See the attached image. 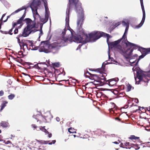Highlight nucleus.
<instances>
[{
  "instance_id": "nucleus-1",
  "label": "nucleus",
  "mask_w": 150,
  "mask_h": 150,
  "mask_svg": "<svg viewBox=\"0 0 150 150\" xmlns=\"http://www.w3.org/2000/svg\"><path fill=\"white\" fill-rule=\"evenodd\" d=\"M69 2L66 11L65 26V28H71L69 26L70 11L74 6L75 10L78 14V20L77 21V27H82L83 21L84 19V11L81 8V3H79V0H69Z\"/></svg>"
},
{
  "instance_id": "nucleus-2",
  "label": "nucleus",
  "mask_w": 150,
  "mask_h": 150,
  "mask_svg": "<svg viewBox=\"0 0 150 150\" xmlns=\"http://www.w3.org/2000/svg\"><path fill=\"white\" fill-rule=\"evenodd\" d=\"M104 33L100 31H93L88 35L86 33L83 32L82 34L75 36V40L77 43H82L84 44L87 42H94L103 36Z\"/></svg>"
},
{
  "instance_id": "nucleus-3",
  "label": "nucleus",
  "mask_w": 150,
  "mask_h": 150,
  "mask_svg": "<svg viewBox=\"0 0 150 150\" xmlns=\"http://www.w3.org/2000/svg\"><path fill=\"white\" fill-rule=\"evenodd\" d=\"M133 71H136L137 73V77L134 75L135 84H139L141 81L146 83V85L149 80L148 77L150 78V72L149 71L145 72L142 71L139 67H134L132 68Z\"/></svg>"
},
{
  "instance_id": "nucleus-4",
  "label": "nucleus",
  "mask_w": 150,
  "mask_h": 150,
  "mask_svg": "<svg viewBox=\"0 0 150 150\" xmlns=\"http://www.w3.org/2000/svg\"><path fill=\"white\" fill-rule=\"evenodd\" d=\"M74 33L72 29H64V31L62 32V41L70 43L73 41L76 42L74 38L76 36L74 35Z\"/></svg>"
},
{
  "instance_id": "nucleus-5",
  "label": "nucleus",
  "mask_w": 150,
  "mask_h": 150,
  "mask_svg": "<svg viewBox=\"0 0 150 150\" xmlns=\"http://www.w3.org/2000/svg\"><path fill=\"white\" fill-rule=\"evenodd\" d=\"M130 48H122L120 49V53L124 56L127 60L128 59L131 60L132 59H134V60L133 61H130V65L132 66H133V64L137 59L138 55L137 54H135L132 56V53L130 52Z\"/></svg>"
},
{
  "instance_id": "nucleus-6",
  "label": "nucleus",
  "mask_w": 150,
  "mask_h": 150,
  "mask_svg": "<svg viewBox=\"0 0 150 150\" xmlns=\"http://www.w3.org/2000/svg\"><path fill=\"white\" fill-rule=\"evenodd\" d=\"M23 41V43L22 44L23 46H22V48L24 50L26 48L28 50H36L38 49L39 47L35 46L34 44L35 43H33L34 41L33 40H25Z\"/></svg>"
},
{
  "instance_id": "nucleus-7",
  "label": "nucleus",
  "mask_w": 150,
  "mask_h": 150,
  "mask_svg": "<svg viewBox=\"0 0 150 150\" xmlns=\"http://www.w3.org/2000/svg\"><path fill=\"white\" fill-rule=\"evenodd\" d=\"M26 23V27L25 28H42L43 24L42 23L37 24V25L35 20L33 21L30 18H25L24 20Z\"/></svg>"
},
{
  "instance_id": "nucleus-8",
  "label": "nucleus",
  "mask_w": 150,
  "mask_h": 150,
  "mask_svg": "<svg viewBox=\"0 0 150 150\" xmlns=\"http://www.w3.org/2000/svg\"><path fill=\"white\" fill-rule=\"evenodd\" d=\"M43 2L44 0H42ZM41 4L40 0H33V2L31 3L30 7L33 13L36 15L39 16V14L37 12L38 7L40 6Z\"/></svg>"
},
{
  "instance_id": "nucleus-9",
  "label": "nucleus",
  "mask_w": 150,
  "mask_h": 150,
  "mask_svg": "<svg viewBox=\"0 0 150 150\" xmlns=\"http://www.w3.org/2000/svg\"><path fill=\"white\" fill-rule=\"evenodd\" d=\"M129 21L128 19H125L122 21L118 22L117 23L113 22V27L115 28L122 24L123 27L125 28H129Z\"/></svg>"
},
{
  "instance_id": "nucleus-10",
  "label": "nucleus",
  "mask_w": 150,
  "mask_h": 150,
  "mask_svg": "<svg viewBox=\"0 0 150 150\" xmlns=\"http://www.w3.org/2000/svg\"><path fill=\"white\" fill-rule=\"evenodd\" d=\"M61 45L59 43L54 42L50 45L51 51L53 54L57 53L60 49Z\"/></svg>"
},
{
  "instance_id": "nucleus-11",
  "label": "nucleus",
  "mask_w": 150,
  "mask_h": 150,
  "mask_svg": "<svg viewBox=\"0 0 150 150\" xmlns=\"http://www.w3.org/2000/svg\"><path fill=\"white\" fill-rule=\"evenodd\" d=\"M27 8L25 6H23L21 8H18L17 10L15 11L14 12L12 13L11 15L14 14L15 13H16L19 11L23 10V9H25L24 11V13L22 16V17L20 18L17 21V23H20L22 22H23V21H24V18L26 14L25 13H26V9Z\"/></svg>"
},
{
  "instance_id": "nucleus-12",
  "label": "nucleus",
  "mask_w": 150,
  "mask_h": 150,
  "mask_svg": "<svg viewBox=\"0 0 150 150\" xmlns=\"http://www.w3.org/2000/svg\"><path fill=\"white\" fill-rule=\"evenodd\" d=\"M32 29H24L21 34L19 35V37H26L28 36L31 33H34L37 30L36 29H34V30H32Z\"/></svg>"
},
{
  "instance_id": "nucleus-13",
  "label": "nucleus",
  "mask_w": 150,
  "mask_h": 150,
  "mask_svg": "<svg viewBox=\"0 0 150 150\" xmlns=\"http://www.w3.org/2000/svg\"><path fill=\"white\" fill-rule=\"evenodd\" d=\"M39 51L40 52H44L46 53H48L50 52L49 49H50V45H40L38 46Z\"/></svg>"
},
{
  "instance_id": "nucleus-14",
  "label": "nucleus",
  "mask_w": 150,
  "mask_h": 150,
  "mask_svg": "<svg viewBox=\"0 0 150 150\" xmlns=\"http://www.w3.org/2000/svg\"><path fill=\"white\" fill-rule=\"evenodd\" d=\"M125 43L127 47H130V48L131 50L130 51L131 53H132L134 50H136L140 47L138 45L130 42L128 41H127V42H125Z\"/></svg>"
},
{
  "instance_id": "nucleus-15",
  "label": "nucleus",
  "mask_w": 150,
  "mask_h": 150,
  "mask_svg": "<svg viewBox=\"0 0 150 150\" xmlns=\"http://www.w3.org/2000/svg\"><path fill=\"white\" fill-rule=\"evenodd\" d=\"M122 39L121 38L116 41L113 42H110V46L111 48L113 47H116L117 49H119L120 50L122 47L121 46L118 44L120 42Z\"/></svg>"
},
{
  "instance_id": "nucleus-16",
  "label": "nucleus",
  "mask_w": 150,
  "mask_h": 150,
  "mask_svg": "<svg viewBox=\"0 0 150 150\" xmlns=\"http://www.w3.org/2000/svg\"><path fill=\"white\" fill-rule=\"evenodd\" d=\"M41 116L43 117L46 122H49L51 121L53 117L49 112H47L45 115H41Z\"/></svg>"
},
{
  "instance_id": "nucleus-17",
  "label": "nucleus",
  "mask_w": 150,
  "mask_h": 150,
  "mask_svg": "<svg viewBox=\"0 0 150 150\" xmlns=\"http://www.w3.org/2000/svg\"><path fill=\"white\" fill-rule=\"evenodd\" d=\"M118 80V78L117 79H112L106 81L105 82L106 84L110 86H113L116 85L117 82Z\"/></svg>"
},
{
  "instance_id": "nucleus-18",
  "label": "nucleus",
  "mask_w": 150,
  "mask_h": 150,
  "mask_svg": "<svg viewBox=\"0 0 150 150\" xmlns=\"http://www.w3.org/2000/svg\"><path fill=\"white\" fill-rule=\"evenodd\" d=\"M110 64H112V63H108L107 62V61H106L105 62L103 63L101 68L97 69L96 70H94V71H97L101 74L103 73V71H104L105 65Z\"/></svg>"
},
{
  "instance_id": "nucleus-19",
  "label": "nucleus",
  "mask_w": 150,
  "mask_h": 150,
  "mask_svg": "<svg viewBox=\"0 0 150 150\" xmlns=\"http://www.w3.org/2000/svg\"><path fill=\"white\" fill-rule=\"evenodd\" d=\"M138 50L141 52L142 54L145 56L148 54L150 53L149 48H145L142 47H140L138 49Z\"/></svg>"
},
{
  "instance_id": "nucleus-20",
  "label": "nucleus",
  "mask_w": 150,
  "mask_h": 150,
  "mask_svg": "<svg viewBox=\"0 0 150 150\" xmlns=\"http://www.w3.org/2000/svg\"><path fill=\"white\" fill-rule=\"evenodd\" d=\"M97 78L94 79V81L98 83H103L106 80V78L103 76V75H97Z\"/></svg>"
},
{
  "instance_id": "nucleus-21",
  "label": "nucleus",
  "mask_w": 150,
  "mask_h": 150,
  "mask_svg": "<svg viewBox=\"0 0 150 150\" xmlns=\"http://www.w3.org/2000/svg\"><path fill=\"white\" fill-rule=\"evenodd\" d=\"M100 21L103 24H108L111 22V21L108 20L107 17L101 18Z\"/></svg>"
},
{
  "instance_id": "nucleus-22",
  "label": "nucleus",
  "mask_w": 150,
  "mask_h": 150,
  "mask_svg": "<svg viewBox=\"0 0 150 150\" xmlns=\"http://www.w3.org/2000/svg\"><path fill=\"white\" fill-rule=\"evenodd\" d=\"M143 15L142 19L140 23L137 25L132 26L133 27H135V28H139L143 25L145 18V13H143Z\"/></svg>"
},
{
  "instance_id": "nucleus-23",
  "label": "nucleus",
  "mask_w": 150,
  "mask_h": 150,
  "mask_svg": "<svg viewBox=\"0 0 150 150\" xmlns=\"http://www.w3.org/2000/svg\"><path fill=\"white\" fill-rule=\"evenodd\" d=\"M17 21L16 22H13L12 23V28H14L16 27V28H21L23 25V22H21L20 23H17Z\"/></svg>"
},
{
  "instance_id": "nucleus-24",
  "label": "nucleus",
  "mask_w": 150,
  "mask_h": 150,
  "mask_svg": "<svg viewBox=\"0 0 150 150\" xmlns=\"http://www.w3.org/2000/svg\"><path fill=\"white\" fill-rule=\"evenodd\" d=\"M103 36H102V37L107 38V42L109 46V49L110 43V42H109V39L110 38H111L112 36L110 35L109 34L105 33L104 34H103Z\"/></svg>"
},
{
  "instance_id": "nucleus-25",
  "label": "nucleus",
  "mask_w": 150,
  "mask_h": 150,
  "mask_svg": "<svg viewBox=\"0 0 150 150\" xmlns=\"http://www.w3.org/2000/svg\"><path fill=\"white\" fill-rule=\"evenodd\" d=\"M9 126L8 123L6 121H1L0 123V126H1L4 128L7 127Z\"/></svg>"
},
{
  "instance_id": "nucleus-26",
  "label": "nucleus",
  "mask_w": 150,
  "mask_h": 150,
  "mask_svg": "<svg viewBox=\"0 0 150 150\" xmlns=\"http://www.w3.org/2000/svg\"><path fill=\"white\" fill-rule=\"evenodd\" d=\"M20 37H19L18 35V36L16 37V38L17 39L18 42L19 44V45L21 47V49H22V46H23V44H22V43H23V41L25 40H22L21 41L20 39L19 38Z\"/></svg>"
},
{
  "instance_id": "nucleus-27",
  "label": "nucleus",
  "mask_w": 150,
  "mask_h": 150,
  "mask_svg": "<svg viewBox=\"0 0 150 150\" xmlns=\"http://www.w3.org/2000/svg\"><path fill=\"white\" fill-rule=\"evenodd\" d=\"M121 147L123 148H125V147H124L123 146H121ZM131 147L134 148L136 150L139 149L140 148V147L139 146V145L138 144H132V145L130 147H125V148H126V149H130Z\"/></svg>"
},
{
  "instance_id": "nucleus-28",
  "label": "nucleus",
  "mask_w": 150,
  "mask_h": 150,
  "mask_svg": "<svg viewBox=\"0 0 150 150\" xmlns=\"http://www.w3.org/2000/svg\"><path fill=\"white\" fill-rule=\"evenodd\" d=\"M87 73H88L89 75H90L91 78H89L90 79L94 80V79H97V75L96 74H91L88 71H87Z\"/></svg>"
},
{
  "instance_id": "nucleus-29",
  "label": "nucleus",
  "mask_w": 150,
  "mask_h": 150,
  "mask_svg": "<svg viewBox=\"0 0 150 150\" xmlns=\"http://www.w3.org/2000/svg\"><path fill=\"white\" fill-rule=\"evenodd\" d=\"M145 56V55H144L142 54V55L140 56L139 57V58H138V59H137V60H136V61H135V62L133 64V66H136L137 64H138L139 61L141 59L143 58ZM136 60H137V59Z\"/></svg>"
},
{
  "instance_id": "nucleus-30",
  "label": "nucleus",
  "mask_w": 150,
  "mask_h": 150,
  "mask_svg": "<svg viewBox=\"0 0 150 150\" xmlns=\"http://www.w3.org/2000/svg\"><path fill=\"white\" fill-rule=\"evenodd\" d=\"M13 29H11L8 31H3L1 30V29H0V31L2 33L4 34H9L11 35H12L13 34V33H11Z\"/></svg>"
},
{
  "instance_id": "nucleus-31",
  "label": "nucleus",
  "mask_w": 150,
  "mask_h": 150,
  "mask_svg": "<svg viewBox=\"0 0 150 150\" xmlns=\"http://www.w3.org/2000/svg\"><path fill=\"white\" fill-rule=\"evenodd\" d=\"M40 45H51V44H50V41L49 40H47L45 41H42L41 42Z\"/></svg>"
},
{
  "instance_id": "nucleus-32",
  "label": "nucleus",
  "mask_w": 150,
  "mask_h": 150,
  "mask_svg": "<svg viewBox=\"0 0 150 150\" xmlns=\"http://www.w3.org/2000/svg\"><path fill=\"white\" fill-rule=\"evenodd\" d=\"M46 64L45 62H42L41 63H38V64H35L33 66H31V67H33L34 68H35L38 69H41V68L38 65V64ZM30 67H31L30 66Z\"/></svg>"
},
{
  "instance_id": "nucleus-33",
  "label": "nucleus",
  "mask_w": 150,
  "mask_h": 150,
  "mask_svg": "<svg viewBox=\"0 0 150 150\" xmlns=\"http://www.w3.org/2000/svg\"><path fill=\"white\" fill-rule=\"evenodd\" d=\"M35 140L37 142L40 143L42 144H48V142H49V141H43L42 140H38L37 139H36Z\"/></svg>"
},
{
  "instance_id": "nucleus-34",
  "label": "nucleus",
  "mask_w": 150,
  "mask_h": 150,
  "mask_svg": "<svg viewBox=\"0 0 150 150\" xmlns=\"http://www.w3.org/2000/svg\"><path fill=\"white\" fill-rule=\"evenodd\" d=\"M43 2L44 3V5L45 8V11H49L48 8L47 7V0H44L43 1Z\"/></svg>"
},
{
  "instance_id": "nucleus-35",
  "label": "nucleus",
  "mask_w": 150,
  "mask_h": 150,
  "mask_svg": "<svg viewBox=\"0 0 150 150\" xmlns=\"http://www.w3.org/2000/svg\"><path fill=\"white\" fill-rule=\"evenodd\" d=\"M128 29H125V30L124 33L122 38H121L122 39H124L125 40V38H127V34L128 32Z\"/></svg>"
},
{
  "instance_id": "nucleus-36",
  "label": "nucleus",
  "mask_w": 150,
  "mask_h": 150,
  "mask_svg": "<svg viewBox=\"0 0 150 150\" xmlns=\"http://www.w3.org/2000/svg\"><path fill=\"white\" fill-rule=\"evenodd\" d=\"M8 103V102L6 101H4V102L3 103H2L1 104V110L3 109L4 108V107L6 106V104Z\"/></svg>"
},
{
  "instance_id": "nucleus-37",
  "label": "nucleus",
  "mask_w": 150,
  "mask_h": 150,
  "mask_svg": "<svg viewBox=\"0 0 150 150\" xmlns=\"http://www.w3.org/2000/svg\"><path fill=\"white\" fill-rule=\"evenodd\" d=\"M139 137H136L134 135H131L129 137V139H130L137 140L139 139Z\"/></svg>"
},
{
  "instance_id": "nucleus-38",
  "label": "nucleus",
  "mask_w": 150,
  "mask_h": 150,
  "mask_svg": "<svg viewBox=\"0 0 150 150\" xmlns=\"http://www.w3.org/2000/svg\"><path fill=\"white\" fill-rule=\"evenodd\" d=\"M45 127H41V128H40L39 129H40L42 130V131L44 132L46 134L47 133V134H48L49 132L45 129Z\"/></svg>"
},
{
  "instance_id": "nucleus-39",
  "label": "nucleus",
  "mask_w": 150,
  "mask_h": 150,
  "mask_svg": "<svg viewBox=\"0 0 150 150\" xmlns=\"http://www.w3.org/2000/svg\"><path fill=\"white\" fill-rule=\"evenodd\" d=\"M36 30H37V31H39L40 32V33L39 34V38H40V37L43 34V31L42 30V29H40V30H37V29H36Z\"/></svg>"
},
{
  "instance_id": "nucleus-40",
  "label": "nucleus",
  "mask_w": 150,
  "mask_h": 150,
  "mask_svg": "<svg viewBox=\"0 0 150 150\" xmlns=\"http://www.w3.org/2000/svg\"><path fill=\"white\" fill-rule=\"evenodd\" d=\"M110 50L109 49L108 50V61H113L115 62L114 59L112 57H111L110 54V52H109Z\"/></svg>"
},
{
  "instance_id": "nucleus-41",
  "label": "nucleus",
  "mask_w": 150,
  "mask_h": 150,
  "mask_svg": "<svg viewBox=\"0 0 150 150\" xmlns=\"http://www.w3.org/2000/svg\"><path fill=\"white\" fill-rule=\"evenodd\" d=\"M132 87V86L129 84L128 83L127 85V91H129L131 90V88Z\"/></svg>"
},
{
  "instance_id": "nucleus-42",
  "label": "nucleus",
  "mask_w": 150,
  "mask_h": 150,
  "mask_svg": "<svg viewBox=\"0 0 150 150\" xmlns=\"http://www.w3.org/2000/svg\"><path fill=\"white\" fill-rule=\"evenodd\" d=\"M6 15L5 14H4L3 15L1 18L0 20V28H1V25L3 24V18Z\"/></svg>"
},
{
  "instance_id": "nucleus-43",
  "label": "nucleus",
  "mask_w": 150,
  "mask_h": 150,
  "mask_svg": "<svg viewBox=\"0 0 150 150\" xmlns=\"http://www.w3.org/2000/svg\"><path fill=\"white\" fill-rule=\"evenodd\" d=\"M15 96V95L14 94H11L8 96V98L9 99L11 100L14 98Z\"/></svg>"
},
{
  "instance_id": "nucleus-44",
  "label": "nucleus",
  "mask_w": 150,
  "mask_h": 150,
  "mask_svg": "<svg viewBox=\"0 0 150 150\" xmlns=\"http://www.w3.org/2000/svg\"><path fill=\"white\" fill-rule=\"evenodd\" d=\"M52 65L54 66L58 67L59 66V62L54 63L52 64Z\"/></svg>"
},
{
  "instance_id": "nucleus-45",
  "label": "nucleus",
  "mask_w": 150,
  "mask_h": 150,
  "mask_svg": "<svg viewBox=\"0 0 150 150\" xmlns=\"http://www.w3.org/2000/svg\"><path fill=\"white\" fill-rule=\"evenodd\" d=\"M68 131L70 133H76L75 131H73L71 128H70L69 129Z\"/></svg>"
},
{
  "instance_id": "nucleus-46",
  "label": "nucleus",
  "mask_w": 150,
  "mask_h": 150,
  "mask_svg": "<svg viewBox=\"0 0 150 150\" xmlns=\"http://www.w3.org/2000/svg\"><path fill=\"white\" fill-rule=\"evenodd\" d=\"M141 3V7H142V11H143V13H145L144 9V5H143V3Z\"/></svg>"
},
{
  "instance_id": "nucleus-47",
  "label": "nucleus",
  "mask_w": 150,
  "mask_h": 150,
  "mask_svg": "<svg viewBox=\"0 0 150 150\" xmlns=\"http://www.w3.org/2000/svg\"><path fill=\"white\" fill-rule=\"evenodd\" d=\"M49 11H45V16L46 18H48L49 16Z\"/></svg>"
},
{
  "instance_id": "nucleus-48",
  "label": "nucleus",
  "mask_w": 150,
  "mask_h": 150,
  "mask_svg": "<svg viewBox=\"0 0 150 150\" xmlns=\"http://www.w3.org/2000/svg\"><path fill=\"white\" fill-rule=\"evenodd\" d=\"M125 146H131L132 145V144H130L129 142H126L125 144Z\"/></svg>"
},
{
  "instance_id": "nucleus-49",
  "label": "nucleus",
  "mask_w": 150,
  "mask_h": 150,
  "mask_svg": "<svg viewBox=\"0 0 150 150\" xmlns=\"http://www.w3.org/2000/svg\"><path fill=\"white\" fill-rule=\"evenodd\" d=\"M144 108L143 107H141L139 106V109H137L136 110H135L134 111H133V112H137V111L138 110H141V109H143Z\"/></svg>"
},
{
  "instance_id": "nucleus-50",
  "label": "nucleus",
  "mask_w": 150,
  "mask_h": 150,
  "mask_svg": "<svg viewBox=\"0 0 150 150\" xmlns=\"http://www.w3.org/2000/svg\"><path fill=\"white\" fill-rule=\"evenodd\" d=\"M56 142L55 140H53L52 141V142H48V144L49 145H52V144H54Z\"/></svg>"
},
{
  "instance_id": "nucleus-51",
  "label": "nucleus",
  "mask_w": 150,
  "mask_h": 150,
  "mask_svg": "<svg viewBox=\"0 0 150 150\" xmlns=\"http://www.w3.org/2000/svg\"><path fill=\"white\" fill-rule=\"evenodd\" d=\"M3 141L6 144H8L11 143V142L9 141H8L6 142L5 140H3Z\"/></svg>"
},
{
  "instance_id": "nucleus-52",
  "label": "nucleus",
  "mask_w": 150,
  "mask_h": 150,
  "mask_svg": "<svg viewBox=\"0 0 150 150\" xmlns=\"http://www.w3.org/2000/svg\"><path fill=\"white\" fill-rule=\"evenodd\" d=\"M31 126L34 129H36L37 127V126L35 124H33L31 125Z\"/></svg>"
},
{
  "instance_id": "nucleus-53",
  "label": "nucleus",
  "mask_w": 150,
  "mask_h": 150,
  "mask_svg": "<svg viewBox=\"0 0 150 150\" xmlns=\"http://www.w3.org/2000/svg\"><path fill=\"white\" fill-rule=\"evenodd\" d=\"M4 94V91L2 90H1L0 91V96H3Z\"/></svg>"
},
{
  "instance_id": "nucleus-54",
  "label": "nucleus",
  "mask_w": 150,
  "mask_h": 150,
  "mask_svg": "<svg viewBox=\"0 0 150 150\" xmlns=\"http://www.w3.org/2000/svg\"><path fill=\"white\" fill-rule=\"evenodd\" d=\"M18 29H15L14 30V34H17L18 32Z\"/></svg>"
},
{
  "instance_id": "nucleus-55",
  "label": "nucleus",
  "mask_w": 150,
  "mask_h": 150,
  "mask_svg": "<svg viewBox=\"0 0 150 150\" xmlns=\"http://www.w3.org/2000/svg\"><path fill=\"white\" fill-rule=\"evenodd\" d=\"M7 83H8L10 85H11L12 83V82L10 79H9L7 81Z\"/></svg>"
},
{
  "instance_id": "nucleus-56",
  "label": "nucleus",
  "mask_w": 150,
  "mask_h": 150,
  "mask_svg": "<svg viewBox=\"0 0 150 150\" xmlns=\"http://www.w3.org/2000/svg\"><path fill=\"white\" fill-rule=\"evenodd\" d=\"M134 102L137 103H138L139 102V100L137 98H135Z\"/></svg>"
},
{
  "instance_id": "nucleus-57",
  "label": "nucleus",
  "mask_w": 150,
  "mask_h": 150,
  "mask_svg": "<svg viewBox=\"0 0 150 150\" xmlns=\"http://www.w3.org/2000/svg\"><path fill=\"white\" fill-rule=\"evenodd\" d=\"M13 59L15 60L16 61L18 62H19V59H18L17 58H13Z\"/></svg>"
},
{
  "instance_id": "nucleus-58",
  "label": "nucleus",
  "mask_w": 150,
  "mask_h": 150,
  "mask_svg": "<svg viewBox=\"0 0 150 150\" xmlns=\"http://www.w3.org/2000/svg\"><path fill=\"white\" fill-rule=\"evenodd\" d=\"M56 119L57 122H59L60 121V118L58 117H57Z\"/></svg>"
},
{
  "instance_id": "nucleus-59",
  "label": "nucleus",
  "mask_w": 150,
  "mask_h": 150,
  "mask_svg": "<svg viewBox=\"0 0 150 150\" xmlns=\"http://www.w3.org/2000/svg\"><path fill=\"white\" fill-rule=\"evenodd\" d=\"M82 46V45H79L78 46L77 48L76 49V50H77L79 48L80 49Z\"/></svg>"
},
{
  "instance_id": "nucleus-60",
  "label": "nucleus",
  "mask_w": 150,
  "mask_h": 150,
  "mask_svg": "<svg viewBox=\"0 0 150 150\" xmlns=\"http://www.w3.org/2000/svg\"><path fill=\"white\" fill-rule=\"evenodd\" d=\"M69 81V80H62L61 81L59 82H61V81H65L66 82H68Z\"/></svg>"
},
{
  "instance_id": "nucleus-61",
  "label": "nucleus",
  "mask_w": 150,
  "mask_h": 150,
  "mask_svg": "<svg viewBox=\"0 0 150 150\" xmlns=\"http://www.w3.org/2000/svg\"><path fill=\"white\" fill-rule=\"evenodd\" d=\"M38 115V114H37L36 116L34 115H33V117L36 120H37V118H36V117H35L36 116H37Z\"/></svg>"
},
{
  "instance_id": "nucleus-62",
  "label": "nucleus",
  "mask_w": 150,
  "mask_h": 150,
  "mask_svg": "<svg viewBox=\"0 0 150 150\" xmlns=\"http://www.w3.org/2000/svg\"><path fill=\"white\" fill-rule=\"evenodd\" d=\"M18 53H19V54L20 55L21 54H23V52L22 51H21L18 52Z\"/></svg>"
},
{
  "instance_id": "nucleus-63",
  "label": "nucleus",
  "mask_w": 150,
  "mask_h": 150,
  "mask_svg": "<svg viewBox=\"0 0 150 150\" xmlns=\"http://www.w3.org/2000/svg\"><path fill=\"white\" fill-rule=\"evenodd\" d=\"M48 134V137L49 138H50L51 137L52 134L51 133L50 134H49V133Z\"/></svg>"
},
{
  "instance_id": "nucleus-64",
  "label": "nucleus",
  "mask_w": 150,
  "mask_h": 150,
  "mask_svg": "<svg viewBox=\"0 0 150 150\" xmlns=\"http://www.w3.org/2000/svg\"><path fill=\"white\" fill-rule=\"evenodd\" d=\"M129 106L128 105H125L124 106V108H128V107Z\"/></svg>"
}]
</instances>
